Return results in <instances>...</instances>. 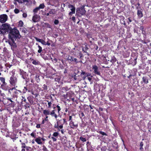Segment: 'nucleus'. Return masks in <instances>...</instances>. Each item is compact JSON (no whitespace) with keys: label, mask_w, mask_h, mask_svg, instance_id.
Instances as JSON below:
<instances>
[{"label":"nucleus","mask_w":151,"mask_h":151,"mask_svg":"<svg viewBox=\"0 0 151 151\" xmlns=\"http://www.w3.org/2000/svg\"><path fill=\"white\" fill-rule=\"evenodd\" d=\"M21 35L19 34V31L15 28L12 29L9 35V44L14 47H16V44L15 41L17 38H20Z\"/></svg>","instance_id":"1"},{"label":"nucleus","mask_w":151,"mask_h":151,"mask_svg":"<svg viewBox=\"0 0 151 151\" xmlns=\"http://www.w3.org/2000/svg\"><path fill=\"white\" fill-rule=\"evenodd\" d=\"M12 29L10 25L7 23L3 24L0 28V32L3 34L7 32L10 33Z\"/></svg>","instance_id":"2"},{"label":"nucleus","mask_w":151,"mask_h":151,"mask_svg":"<svg viewBox=\"0 0 151 151\" xmlns=\"http://www.w3.org/2000/svg\"><path fill=\"white\" fill-rule=\"evenodd\" d=\"M8 17L6 15L3 14L0 15V22L3 23L5 22L7 19Z\"/></svg>","instance_id":"3"},{"label":"nucleus","mask_w":151,"mask_h":151,"mask_svg":"<svg viewBox=\"0 0 151 151\" xmlns=\"http://www.w3.org/2000/svg\"><path fill=\"white\" fill-rule=\"evenodd\" d=\"M41 18L39 15L35 14L33 17L32 20L33 22H36L40 20Z\"/></svg>","instance_id":"4"},{"label":"nucleus","mask_w":151,"mask_h":151,"mask_svg":"<svg viewBox=\"0 0 151 151\" xmlns=\"http://www.w3.org/2000/svg\"><path fill=\"white\" fill-rule=\"evenodd\" d=\"M93 69L94 70V72L95 74L100 75V73L98 70V67L96 65H93Z\"/></svg>","instance_id":"5"},{"label":"nucleus","mask_w":151,"mask_h":151,"mask_svg":"<svg viewBox=\"0 0 151 151\" xmlns=\"http://www.w3.org/2000/svg\"><path fill=\"white\" fill-rule=\"evenodd\" d=\"M86 13L85 10H77L76 14L79 16H81L82 15H83Z\"/></svg>","instance_id":"6"},{"label":"nucleus","mask_w":151,"mask_h":151,"mask_svg":"<svg viewBox=\"0 0 151 151\" xmlns=\"http://www.w3.org/2000/svg\"><path fill=\"white\" fill-rule=\"evenodd\" d=\"M35 39L37 41L40 42L43 45H46L47 44L46 42L43 40L38 39L37 37H35Z\"/></svg>","instance_id":"7"},{"label":"nucleus","mask_w":151,"mask_h":151,"mask_svg":"<svg viewBox=\"0 0 151 151\" xmlns=\"http://www.w3.org/2000/svg\"><path fill=\"white\" fill-rule=\"evenodd\" d=\"M137 15L139 17L141 18L143 16V14L142 11L140 10H138L137 12Z\"/></svg>","instance_id":"8"},{"label":"nucleus","mask_w":151,"mask_h":151,"mask_svg":"<svg viewBox=\"0 0 151 151\" xmlns=\"http://www.w3.org/2000/svg\"><path fill=\"white\" fill-rule=\"evenodd\" d=\"M43 113L46 116L49 115L50 114V111L49 110H44Z\"/></svg>","instance_id":"9"},{"label":"nucleus","mask_w":151,"mask_h":151,"mask_svg":"<svg viewBox=\"0 0 151 151\" xmlns=\"http://www.w3.org/2000/svg\"><path fill=\"white\" fill-rule=\"evenodd\" d=\"M45 7V5L44 4H40L39 7L38 8H37L36 9H43Z\"/></svg>","instance_id":"10"},{"label":"nucleus","mask_w":151,"mask_h":151,"mask_svg":"<svg viewBox=\"0 0 151 151\" xmlns=\"http://www.w3.org/2000/svg\"><path fill=\"white\" fill-rule=\"evenodd\" d=\"M10 82L11 84H13L15 83V81L13 77H11L10 78Z\"/></svg>","instance_id":"11"},{"label":"nucleus","mask_w":151,"mask_h":151,"mask_svg":"<svg viewBox=\"0 0 151 151\" xmlns=\"http://www.w3.org/2000/svg\"><path fill=\"white\" fill-rule=\"evenodd\" d=\"M35 141L38 144H41L42 142H41V139L39 138H37L35 140Z\"/></svg>","instance_id":"12"},{"label":"nucleus","mask_w":151,"mask_h":151,"mask_svg":"<svg viewBox=\"0 0 151 151\" xmlns=\"http://www.w3.org/2000/svg\"><path fill=\"white\" fill-rule=\"evenodd\" d=\"M142 80L145 83H148V80L146 78L143 77L142 78Z\"/></svg>","instance_id":"13"},{"label":"nucleus","mask_w":151,"mask_h":151,"mask_svg":"<svg viewBox=\"0 0 151 151\" xmlns=\"http://www.w3.org/2000/svg\"><path fill=\"white\" fill-rule=\"evenodd\" d=\"M116 61V59L114 57H113L112 58L111 60H110V61L112 63L115 62Z\"/></svg>","instance_id":"14"},{"label":"nucleus","mask_w":151,"mask_h":151,"mask_svg":"<svg viewBox=\"0 0 151 151\" xmlns=\"http://www.w3.org/2000/svg\"><path fill=\"white\" fill-rule=\"evenodd\" d=\"M67 59L68 60H70L71 61H73L74 60L73 58L72 57V56H69L67 58Z\"/></svg>","instance_id":"15"},{"label":"nucleus","mask_w":151,"mask_h":151,"mask_svg":"<svg viewBox=\"0 0 151 151\" xmlns=\"http://www.w3.org/2000/svg\"><path fill=\"white\" fill-rule=\"evenodd\" d=\"M23 22L22 21H20L19 22L18 25L20 27H22L23 26Z\"/></svg>","instance_id":"16"},{"label":"nucleus","mask_w":151,"mask_h":151,"mask_svg":"<svg viewBox=\"0 0 151 151\" xmlns=\"http://www.w3.org/2000/svg\"><path fill=\"white\" fill-rule=\"evenodd\" d=\"M0 80L1 81L3 82V83L4 84L5 83V78L3 77H0Z\"/></svg>","instance_id":"17"},{"label":"nucleus","mask_w":151,"mask_h":151,"mask_svg":"<svg viewBox=\"0 0 151 151\" xmlns=\"http://www.w3.org/2000/svg\"><path fill=\"white\" fill-rule=\"evenodd\" d=\"M39 50H38V52L40 53L42 51V48L40 45L38 46Z\"/></svg>","instance_id":"18"},{"label":"nucleus","mask_w":151,"mask_h":151,"mask_svg":"<svg viewBox=\"0 0 151 151\" xmlns=\"http://www.w3.org/2000/svg\"><path fill=\"white\" fill-rule=\"evenodd\" d=\"M19 3H22L24 2L27 1L28 0H16Z\"/></svg>","instance_id":"19"},{"label":"nucleus","mask_w":151,"mask_h":151,"mask_svg":"<svg viewBox=\"0 0 151 151\" xmlns=\"http://www.w3.org/2000/svg\"><path fill=\"white\" fill-rule=\"evenodd\" d=\"M69 7L70 9H75V8L73 7V5H69Z\"/></svg>","instance_id":"20"},{"label":"nucleus","mask_w":151,"mask_h":151,"mask_svg":"<svg viewBox=\"0 0 151 151\" xmlns=\"http://www.w3.org/2000/svg\"><path fill=\"white\" fill-rule=\"evenodd\" d=\"M140 148H139V149L140 150H142V149H143V148H142V146H143V142H141L140 143Z\"/></svg>","instance_id":"21"},{"label":"nucleus","mask_w":151,"mask_h":151,"mask_svg":"<svg viewBox=\"0 0 151 151\" xmlns=\"http://www.w3.org/2000/svg\"><path fill=\"white\" fill-rule=\"evenodd\" d=\"M75 10H71V12L69 13V14L72 15V14H75Z\"/></svg>","instance_id":"22"},{"label":"nucleus","mask_w":151,"mask_h":151,"mask_svg":"<svg viewBox=\"0 0 151 151\" xmlns=\"http://www.w3.org/2000/svg\"><path fill=\"white\" fill-rule=\"evenodd\" d=\"M55 110H53L52 111H51L50 114L52 116H53L55 114Z\"/></svg>","instance_id":"23"},{"label":"nucleus","mask_w":151,"mask_h":151,"mask_svg":"<svg viewBox=\"0 0 151 151\" xmlns=\"http://www.w3.org/2000/svg\"><path fill=\"white\" fill-rule=\"evenodd\" d=\"M43 88L44 90H45V91H46L47 89V86L45 84L43 86Z\"/></svg>","instance_id":"24"},{"label":"nucleus","mask_w":151,"mask_h":151,"mask_svg":"<svg viewBox=\"0 0 151 151\" xmlns=\"http://www.w3.org/2000/svg\"><path fill=\"white\" fill-rule=\"evenodd\" d=\"M86 76L87 77H89V76H90L91 77H92L93 76L91 75V74L90 73H86Z\"/></svg>","instance_id":"25"},{"label":"nucleus","mask_w":151,"mask_h":151,"mask_svg":"<svg viewBox=\"0 0 151 151\" xmlns=\"http://www.w3.org/2000/svg\"><path fill=\"white\" fill-rule=\"evenodd\" d=\"M80 139H81V140L83 141V142H85L86 141V138H83V137H81Z\"/></svg>","instance_id":"26"},{"label":"nucleus","mask_w":151,"mask_h":151,"mask_svg":"<svg viewBox=\"0 0 151 151\" xmlns=\"http://www.w3.org/2000/svg\"><path fill=\"white\" fill-rule=\"evenodd\" d=\"M32 63L34 65H37L38 64V62H37L36 61V60H34L33 62H32Z\"/></svg>","instance_id":"27"},{"label":"nucleus","mask_w":151,"mask_h":151,"mask_svg":"<svg viewBox=\"0 0 151 151\" xmlns=\"http://www.w3.org/2000/svg\"><path fill=\"white\" fill-rule=\"evenodd\" d=\"M99 132L100 134H102L103 135H106V134L104 132H102V131H100Z\"/></svg>","instance_id":"28"},{"label":"nucleus","mask_w":151,"mask_h":151,"mask_svg":"<svg viewBox=\"0 0 151 151\" xmlns=\"http://www.w3.org/2000/svg\"><path fill=\"white\" fill-rule=\"evenodd\" d=\"M59 23L58 20L55 19L54 21V23L55 24H57Z\"/></svg>","instance_id":"29"},{"label":"nucleus","mask_w":151,"mask_h":151,"mask_svg":"<svg viewBox=\"0 0 151 151\" xmlns=\"http://www.w3.org/2000/svg\"><path fill=\"white\" fill-rule=\"evenodd\" d=\"M58 135V133L57 132H54L53 134V136L55 137H57Z\"/></svg>","instance_id":"30"},{"label":"nucleus","mask_w":151,"mask_h":151,"mask_svg":"<svg viewBox=\"0 0 151 151\" xmlns=\"http://www.w3.org/2000/svg\"><path fill=\"white\" fill-rule=\"evenodd\" d=\"M23 17L25 18L27 17V14L26 13H23Z\"/></svg>","instance_id":"31"},{"label":"nucleus","mask_w":151,"mask_h":151,"mask_svg":"<svg viewBox=\"0 0 151 151\" xmlns=\"http://www.w3.org/2000/svg\"><path fill=\"white\" fill-rule=\"evenodd\" d=\"M48 107L49 108H50L51 107V105L52 104V103L51 102H49L48 103Z\"/></svg>","instance_id":"32"},{"label":"nucleus","mask_w":151,"mask_h":151,"mask_svg":"<svg viewBox=\"0 0 151 151\" xmlns=\"http://www.w3.org/2000/svg\"><path fill=\"white\" fill-rule=\"evenodd\" d=\"M22 147L25 148L26 147L25 144L24 143H22Z\"/></svg>","instance_id":"33"},{"label":"nucleus","mask_w":151,"mask_h":151,"mask_svg":"<svg viewBox=\"0 0 151 151\" xmlns=\"http://www.w3.org/2000/svg\"><path fill=\"white\" fill-rule=\"evenodd\" d=\"M57 107L58 108V113H59V111L60 110V107L59 106L57 105Z\"/></svg>","instance_id":"34"},{"label":"nucleus","mask_w":151,"mask_h":151,"mask_svg":"<svg viewBox=\"0 0 151 151\" xmlns=\"http://www.w3.org/2000/svg\"><path fill=\"white\" fill-rule=\"evenodd\" d=\"M81 75H86V73L82 71L81 73Z\"/></svg>","instance_id":"35"},{"label":"nucleus","mask_w":151,"mask_h":151,"mask_svg":"<svg viewBox=\"0 0 151 151\" xmlns=\"http://www.w3.org/2000/svg\"><path fill=\"white\" fill-rule=\"evenodd\" d=\"M14 12L15 13L17 14L19 12V10H14Z\"/></svg>","instance_id":"36"},{"label":"nucleus","mask_w":151,"mask_h":151,"mask_svg":"<svg viewBox=\"0 0 151 151\" xmlns=\"http://www.w3.org/2000/svg\"><path fill=\"white\" fill-rule=\"evenodd\" d=\"M52 139L53 141H56V140H57V139H56V138H55V137H52Z\"/></svg>","instance_id":"37"},{"label":"nucleus","mask_w":151,"mask_h":151,"mask_svg":"<svg viewBox=\"0 0 151 151\" xmlns=\"http://www.w3.org/2000/svg\"><path fill=\"white\" fill-rule=\"evenodd\" d=\"M73 77L75 80L77 79L76 76V75H74L73 76Z\"/></svg>","instance_id":"38"},{"label":"nucleus","mask_w":151,"mask_h":151,"mask_svg":"<svg viewBox=\"0 0 151 151\" xmlns=\"http://www.w3.org/2000/svg\"><path fill=\"white\" fill-rule=\"evenodd\" d=\"M38 10H34L33 12L34 13V15L36 14H35L37 12Z\"/></svg>","instance_id":"39"},{"label":"nucleus","mask_w":151,"mask_h":151,"mask_svg":"<svg viewBox=\"0 0 151 151\" xmlns=\"http://www.w3.org/2000/svg\"><path fill=\"white\" fill-rule=\"evenodd\" d=\"M75 17H72V20L74 22H75Z\"/></svg>","instance_id":"40"},{"label":"nucleus","mask_w":151,"mask_h":151,"mask_svg":"<svg viewBox=\"0 0 151 151\" xmlns=\"http://www.w3.org/2000/svg\"><path fill=\"white\" fill-rule=\"evenodd\" d=\"M91 77H88V80L90 81H91L92 79H91Z\"/></svg>","instance_id":"41"},{"label":"nucleus","mask_w":151,"mask_h":151,"mask_svg":"<svg viewBox=\"0 0 151 151\" xmlns=\"http://www.w3.org/2000/svg\"><path fill=\"white\" fill-rule=\"evenodd\" d=\"M87 77V76H86V75H84L83 77V80H85V79H86V78Z\"/></svg>","instance_id":"42"},{"label":"nucleus","mask_w":151,"mask_h":151,"mask_svg":"<svg viewBox=\"0 0 151 151\" xmlns=\"http://www.w3.org/2000/svg\"><path fill=\"white\" fill-rule=\"evenodd\" d=\"M40 124H37V125L36 127L38 128H39L40 127Z\"/></svg>","instance_id":"43"},{"label":"nucleus","mask_w":151,"mask_h":151,"mask_svg":"<svg viewBox=\"0 0 151 151\" xmlns=\"http://www.w3.org/2000/svg\"><path fill=\"white\" fill-rule=\"evenodd\" d=\"M53 116H54L56 119H57V116L56 114H55Z\"/></svg>","instance_id":"44"},{"label":"nucleus","mask_w":151,"mask_h":151,"mask_svg":"<svg viewBox=\"0 0 151 151\" xmlns=\"http://www.w3.org/2000/svg\"><path fill=\"white\" fill-rule=\"evenodd\" d=\"M31 135L32 137H34V134L33 133H31Z\"/></svg>","instance_id":"45"},{"label":"nucleus","mask_w":151,"mask_h":151,"mask_svg":"<svg viewBox=\"0 0 151 151\" xmlns=\"http://www.w3.org/2000/svg\"><path fill=\"white\" fill-rule=\"evenodd\" d=\"M63 127V126L62 125H60V126H59V127L60 128V129H62Z\"/></svg>","instance_id":"46"},{"label":"nucleus","mask_w":151,"mask_h":151,"mask_svg":"<svg viewBox=\"0 0 151 151\" xmlns=\"http://www.w3.org/2000/svg\"><path fill=\"white\" fill-rule=\"evenodd\" d=\"M25 148H26V149L27 150H29V148H30V147H26Z\"/></svg>","instance_id":"47"},{"label":"nucleus","mask_w":151,"mask_h":151,"mask_svg":"<svg viewBox=\"0 0 151 151\" xmlns=\"http://www.w3.org/2000/svg\"><path fill=\"white\" fill-rule=\"evenodd\" d=\"M73 59L74 60L73 61H75V62H77V60L76 58H74Z\"/></svg>","instance_id":"48"},{"label":"nucleus","mask_w":151,"mask_h":151,"mask_svg":"<svg viewBox=\"0 0 151 151\" xmlns=\"http://www.w3.org/2000/svg\"><path fill=\"white\" fill-rule=\"evenodd\" d=\"M8 100L12 102H13V101L12 100L9 98L8 99Z\"/></svg>","instance_id":"49"},{"label":"nucleus","mask_w":151,"mask_h":151,"mask_svg":"<svg viewBox=\"0 0 151 151\" xmlns=\"http://www.w3.org/2000/svg\"><path fill=\"white\" fill-rule=\"evenodd\" d=\"M49 14H53V13L51 11H50L49 12Z\"/></svg>","instance_id":"50"},{"label":"nucleus","mask_w":151,"mask_h":151,"mask_svg":"<svg viewBox=\"0 0 151 151\" xmlns=\"http://www.w3.org/2000/svg\"><path fill=\"white\" fill-rule=\"evenodd\" d=\"M63 120L64 121V123H65L66 122V120L65 119H63Z\"/></svg>","instance_id":"51"},{"label":"nucleus","mask_w":151,"mask_h":151,"mask_svg":"<svg viewBox=\"0 0 151 151\" xmlns=\"http://www.w3.org/2000/svg\"><path fill=\"white\" fill-rule=\"evenodd\" d=\"M128 19V20H129V21L130 22H132V20H131V19L130 18H129Z\"/></svg>","instance_id":"52"},{"label":"nucleus","mask_w":151,"mask_h":151,"mask_svg":"<svg viewBox=\"0 0 151 151\" xmlns=\"http://www.w3.org/2000/svg\"><path fill=\"white\" fill-rule=\"evenodd\" d=\"M47 118H48V116H46V118H45V120L46 121H47Z\"/></svg>","instance_id":"53"},{"label":"nucleus","mask_w":151,"mask_h":151,"mask_svg":"<svg viewBox=\"0 0 151 151\" xmlns=\"http://www.w3.org/2000/svg\"><path fill=\"white\" fill-rule=\"evenodd\" d=\"M72 118V116H69V120H71Z\"/></svg>","instance_id":"54"},{"label":"nucleus","mask_w":151,"mask_h":151,"mask_svg":"<svg viewBox=\"0 0 151 151\" xmlns=\"http://www.w3.org/2000/svg\"><path fill=\"white\" fill-rule=\"evenodd\" d=\"M43 150H47V148L45 147L44 148H43Z\"/></svg>","instance_id":"55"},{"label":"nucleus","mask_w":151,"mask_h":151,"mask_svg":"<svg viewBox=\"0 0 151 151\" xmlns=\"http://www.w3.org/2000/svg\"><path fill=\"white\" fill-rule=\"evenodd\" d=\"M89 106H90L91 109H93V108L92 107V106L91 105H90Z\"/></svg>","instance_id":"56"},{"label":"nucleus","mask_w":151,"mask_h":151,"mask_svg":"<svg viewBox=\"0 0 151 151\" xmlns=\"http://www.w3.org/2000/svg\"><path fill=\"white\" fill-rule=\"evenodd\" d=\"M49 13H47V14H46V15L47 16H48L49 15Z\"/></svg>","instance_id":"57"},{"label":"nucleus","mask_w":151,"mask_h":151,"mask_svg":"<svg viewBox=\"0 0 151 151\" xmlns=\"http://www.w3.org/2000/svg\"><path fill=\"white\" fill-rule=\"evenodd\" d=\"M132 76V75H130L128 77V78H129L131 76Z\"/></svg>","instance_id":"58"},{"label":"nucleus","mask_w":151,"mask_h":151,"mask_svg":"<svg viewBox=\"0 0 151 151\" xmlns=\"http://www.w3.org/2000/svg\"><path fill=\"white\" fill-rule=\"evenodd\" d=\"M44 120H43L42 121V124H44Z\"/></svg>","instance_id":"59"},{"label":"nucleus","mask_w":151,"mask_h":151,"mask_svg":"<svg viewBox=\"0 0 151 151\" xmlns=\"http://www.w3.org/2000/svg\"><path fill=\"white\" fill-rule=\"evenodd\" d=\"M22 151H25V149H22Z\"/></svg>","instance_id":"60"},{"label":"nucleus","mask_w":151,"mask_h":151,"mask_svg":"<svg viewBox=\"0 0 151 151\" xmlns=\"http://www.w3.org/2000/svg\"><path fill=\"white\" fill-rule=\"evenodd\" d=\"M81 114L82 115V116H84V115L83 114V113H81Z\"/></svg>","instance_id":"61"},{"label":"nucleus","mask_w":151,"mask_h":151,"mask_svg":"<svg viewBox=\"0 0 151 151\" xmlns=\"http://www.w3.org/2000/svg\"><path fill=\"white\" fill-rule=\"evenodd\" d=\"M22 31L24 32H25V30H22Z\"/></svg>","instance_id":"62"},{"label":"nucleus","mask_w":151,"mask_h":151,"mask_svg":"<svg viewBox=\"0 0 151 151\" xmlns=\"http://www.w3.org/2000/svg\"><path fill=\"white\" fill-rule=\"evenodd\" d=\"M73 126H75V127H77L78 125H73Z\"/></svg>","instance_id":"63"},{"label":"nucleus","mask_w":151,"mask_h":151,"mask_svg":"<svg viewBox=\"0 0 151 151\" xmlns=\"http://www.w3.org/2000/svg\"><path fill=\"white\" fill-rule=\"evenodd\" d=\"M50 43H47V45H50Z\"/></svg>","instance_id":"64"}]
</instances>
